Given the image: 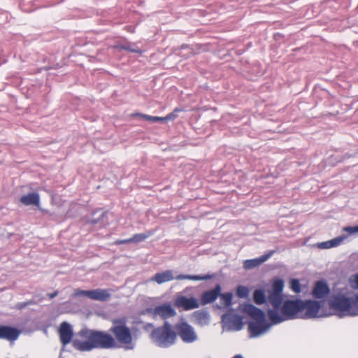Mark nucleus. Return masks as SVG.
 <instances>
[{
    "label": "nucleus",
    "instance_id": "obj_1",
    "mask_svg": "<svg viewBox=\"0 0 358 358\" xmlns=\"http://www.w3.org/2000/svg\"><path fill=\"white\" fill-rule=\"evenodd\" d=\"M329 306L341 317L358 315V294H353L346 287L334 289Z\"/></svg>",
    "mask_w": 358,
    "mask_h": 358
},
{
    "label": "nucleus",
    "instance_id": "obj_2",
    "mask_svg": "<svg viewBox=\"0 0 358 358\" xmlns=\"http://www.w3.org/2000/svg\"><path fill=\"white\" fill-rule=\"evenodd\" d=\"M85 335L87 341H80L73 339L72 345L79 351H91L93 349H111L117 348V343L115 338L109 334L98 331L89 330Z\"/></svg>",
    "mask_w": 358,
    "mask_h": 358
},
{
    "label": "nucleus",
    "instance_id": "obj_3",
    "mask_svg": "<svg viewBox=\"0 0 358 358\" xmlns=\"http://www.w3.org/2000/svg\"><path fill=\"white\" fill-rule=\"evenodd\" d=\"M304 307L301 299L287 300L281 307L282 315L276 310H268V316L272 324H277L285 320L302 318Z\"/></svg>",
    "mask_w": 358,
    "mask_h": 358
},
{
    "label": "nucleus",
    "instance_id": "obj_4",
    "mask_svg": "<svg viewBox=\"0 0 358 358\" xmlns=\"http://www.w3.org/2000/svg\"><path fill=\"white\" fill-rule=\"evenodd\" d=\"M248 316L252 319V321L248 322L251 337H257L263 334L271 327V324H269L266 319L264 312L260 308L248 303Z\"/></svg>",
    "mask_w": 358,
    "mask_h": 358
},
{
    "label": "nucleus",
    "instance_id": "obj_5",
    "mask_svg": "<svg viewBox=\"0 0 358 358\" xmlns=\"http://www.w3.org/2000/svg\"><path fill=\"white\" fill-rule=\"evenodd\" d=\"M150 337L155 345L167 348L176 343V333L175 329H173L172 325L168 321H165L162 326L155 328L152 331Z\"/></svg>",
    "mask_w": 358,
    "mask_h": 358
},
{
    "label": "nucleus",
    "instance_id": "obj_6",
    "mask_svg": "<svg viewBox=\"0 0 358 358\" xmlns=\"http://www.w3.org/2000/svg\"><path fill=\"white\" fill-rule=\"evenodd\" d=\"M173 329L181 340L186 343H192L197 340V335L194 328L186 321H181L176 323Z\"/></svg>",
    "mask_w": 358,
    "mask_h": 358
},
{
    "label": "nucleus",
    "instance_id": "obj_7",
    "mask_svg": "<svg viewBox=\"0 0 358 358\" xmlns=\"http://www.w3.org/2000/svg\"><path fill=\"white\" fill-rule=\"evenodd\" d=\"M222 322L224 327L229 330L238 331L243 328V316L236 313L234 308H230L222 316Z\"/></svg>",
    "mask_w": 358,
    "mask_h": 358
},
{
    "label": "nucleus",
    "instance_id": "obj_8",
    "mask_svg": "<svg viewBox=\"0 0 358 358\" xmlns=\"http://www.w3.org/2000/svg\"><path fill=\"white\" fill-rule=\"evenodd\" d=\"M146 313L153 318L159 316L163 320H166L176 315L175 309L169 303H165L155 308H149L146 309Z\"/></svg>",
    "mask_w": 358,
    "mask_h": 358
},
{
    "label": "nucleus",
    "instance_id": "obj_9",
    "mask_svg": "<svg viewBox=\"0 0 358 358\" xmlns=\"http://www.w3.org/2000/svg\"><path fill=\"white\" fill-rule=\"evenodd\" d=\"M119 343L123 345H129L132 342V336L131 331L124 323L115 325L110 328Z\"/></svg>",
    "mask_w": 358,
    "mask_h": 358
},
{
    "label": "nucleus",
    "instance_id": "obj_10",
    "mask_svg": "<svg viewBox=\"0 0 358 358\" xmlns=\"http://www.w3.org/2000/svg\"><path fill=\"white\" fill-rule=\"evenodd\" d=\"M304 310L302 313V319L315 318L318 317L319 311L322 307L320 301L314 300L303 301Z\"/></svg>",
    "mask_w": 358,
    "mask_h": 358
},
{
    "label": "nucleus",
    "instance_id": "obj_11",
    "mask_svg": "<svg viewBox=\"0 0 358 358\" xmlns=\"http://www.w3.org/2000/svg\"><path fill=\"white\" fill-rule=\"evenodd\" d=\"M175 306L178 308H182L185 310H189L199 308V303L194 297L187 298L185 296H180L176 299Z\"/></svg>",
    "mask_w": 358,
    "mask_h": 358
},
{
    "label": "nucleus",
    "instance_id": "obj_12",
    "mask_svg": "<svg viewBox=\"0 0 358 358\" xmlns=\"http://www.w3.org/2000/svg\"><path fill=\"white\" fill-rule=\"evenodd\" d=\"M92 216L93 217L87 221V223L91 225H97L98 228H102L109 224L106 211L96 210Z\"/></svg>",
    "mask_w": 358,
    "mask_h": 358
},
{
    "label": "nucleus",
    "instance_id": "obj_13",
    "mask_svg": "<svg viewBox=\"0 0 358 358\" xmlns=\"http://www.w3.org/2000/svg\"><path fill=\"white\" fill-rule=\"evenodd\" d=\"M59 338L63 345H66L72 341L73 335L71 326L66 322H63L59 329Z\"/></svg>",
    "mask_w": 358,
    "mask_h": 358
},
{
    "label": "nucleus",
    "instance_id": "obj_14",
    "mask_svg": "<svg viewBox=\"0 0 358 358\" xmlns=\"http://www.w3.org/2000/svg\"><path fill=\"white\" fill-rule=\"evenodd\" d=\"M221 289L220 285L217 284L213 289L203 292L201 296V304L206 305L215 301L220 294Z\"/></svg>",
    "mask_w": 358,
    "mask_h": 358
},
{
    "label": "nucleus",
    "instance_id": "obj_15",
    "mask_svg": "<svg viewBox=\"0 0 358 358\" xmlns=\"http://www.w3.org/2000/svg\"><path fill=\"white\" fill-rule=\"evenodd\" d=\"M329 287L324 280H319L315 282L312 291V295L315 299H323L329 293Z\"/></svg>",
    "mask_w": 358,
    "mask_h": 358
},
{
    "label": "nucleus",
    "instance_id": "obj_16",
    "mask_svg": "<svg viewBox=\"0 0 358 358\" xmlns=\"http://www.w3.org/2000/svg\"><path fill=\"white\" fill-rule=\"evenodd\" d=\"M20 331L15 327L10 326H0V338L8 341H15L19 337Z\"/></svg>",
    "mask_w": 358,
    "mask_h": 358
},
{
    "label": "nucleus",
    "instance_id": "obj_17",
    "mask_svg": "<svg viewBox=\"0 0 358 358\" xmlns=\"http://www.w3.org/2000/svg\"><path fill=\"white\" fill-rule=\"evenodd\" d=\"M110 298V293L108 289H95L91 290L90 299L106 301Z\"/></svg>",
    "mask_w": 358,
    "mask_h": 358
},
{
    "label": "nucleus",
    "instance_id": "obj_18",
    "mask_svg": "<svg viewBox=\"0 0 358 358\" xmlns=\"http://www.w3.org/2000/svg\"><path fill=\"white\" fill-rule=\"evenodd\" d=\"M275 252V250H270L267 253L262 255L259 257L252 259H248V269L252 268L261 265L262 264L267 261Z\"/></svg>",
    "mask_w": 358,
    "mask_h": 358
},
{
    "label": "nucleus",
    "instance_id": "obj_19",
    "mask_svg": "<svg viewBox=\"0 0 358 358\" xmlns=\"http://www.w3.org/2000/svg\"><path fill=\"white\" fill-rule=\"evenodd\" d=\"M176 278L173 275V271L171 270H166L163 272L157 273L151 280L155 281L158 284H162L166 282L171 281Z\"/></svg>",
    "mask_w": 358,
    "mask_h": 358
},
{
    "label": "nucleus",
    "instance_id": "obj_20",
    "mask_svg": "<svg viewBox=\"0 0 358 358\" xmlns=\"http://www.w3.org/2000/svg\"><path fill=\"white\" fill-rule=\"evenodd\" d=\"M282 294L269 292L268 301L273 307V309H269L268 310H276L278 312L279 308L282 307Z\"/></svg>",
    "mask_w": 358,
    "mask_h": 358
},
{
    "label": "nucleus",
    "instance_id": "obj_21",
    "mask_svg": "<svg viewBox=\"0 0 358 358\" xmlns=\"http://www.w3.org/2000/svg\"><path fill=\"white\" fill-rule=\"evenodd\" d=\"M20 202L25 206L35 205L39 206L40 196L38 193H29L20 197Z\"/></svg>",
    "mask_w": 358,
    "mask_h": 358
},
{
    "label": "nucleus",
    "instance_id": "obj_22",
    "mask_svg": "<svg viewBox=\"0 0 358 358\" xmlns=\"http://www.w3.org/2000/svg\"><path fill=\"white\" fill-rule=\"evenodd\" d=\"M193 318L199 324H207L210 320V315L207 310H199L194 312Z\"/></svg>",
    "mask_w": 358,
    "mask_h": 358
},
{
    "label": "nucleus",
    "instance_id": "obj_23",
    "mask_svg": "<svg viewBox=\"0 0 358 358\" xmlns=\"http://www.w3.org/2000/svg\"><path fill=\"white\" fill-rule=\"evenodd\" d=\"M213 278V275H184L180 274L176 277V280H206Z\"/></svg>",
    "mask_w": 358,
    "mask_h": 358
},
{
    "label": "nucleus",
    "instance_id": "obj_24",
    "mask_svg": "<svg viewBox=\"0 0 358 358\" xmlns=\"http://www.w3.org/2000/svg\"><path fill=\"white\" fill-rule=\"evenodd\" d=\"M220 297V302L223 305V308H229L236 301H233V294L231 292L221 293L219 295Z\"/></svg>",
    "mask_w": 358,
    "mask_h": 358
},
{
    "label": "nucleus",
    "instance_id": "obj_25",
    "mask_svg": "<svg viewBox=\"0 0 358 358\" xmlns=\"http://www.w3.org/2000/svg\"><path fill=\"white\" fill-rule=\"evenodd\" d=\"M253 299L256 304L262 305L266 302V297L264 290L255 289L253 293Z\"/></svg>",
    "mask_w": 358,
    "mask_h": 358
},
{
    "label": "nucleus",
    "instance_id": "obj_26",
    "mask_svg": "<svg viewBox=\"0 0 358 358\" xmlns=\"http://www.w3.org/2000/svg\"><path fill=\"white\" fill-rule=\"evenodd\" d=\"M151 233H141V234H135L130 238L131 243H138L142 241H144L148 237L151 236Z\"/></svg>",
    "mask_w": 358,
    "mask_h": 358
},
{
    "label": "nucleus",
    "instance_id": "obj_27",
    "mask_svg": "<svg viewBox=\"0 0 358 358\" xmlns=\"http://www.w3.org/2000/svg\"><path fill=\"white\" fill-rule=\"evenodd\" d=\"M136 117H140L145 120H148L151 122H163L162 117H157V116H152L146 114L139 113H136L133 115Z\"/></svg>",
    "mask_w": 358,
    "mask_h": 358
},
{
    "label": "nucleus",
    "instance_id": "obj_28",
    "mask_svg": "<svg viewBox=\"0 0 358 358\" xmlns=\"http://www.w3.org/2000/svg\"><path fill=\"white\" fill-rule=\"evenodd\" d=\"M119 50H127L131 52L142 53V50L134 44L119 45L117 46Z\"/></svg>",
    "mask_w": 358,
    "mask_h": 358
},
{
    "label": "nucleus",
    "instance_id": "obj_29",
    "mask_svg": "<svg viewBox=\"0 0 358 358\" xmlns=\"http://www.w3.org/2000/svg\"><path fill=\"white\" fill-rule=\"evenodd\" d=\"M284 288V281L282 279H276L273 283V290L271 292L282 294Z\"/></svg>",
    "mask_w": 358,
    "mask_h": 358
},
{
    "label": "nucleus",
    "instance_id": "obj_30",
    "mask_svg": "<svg viewBox=\"0 0 358 358\" xmlns=\"http://www.w3.org/2000/svg\"><path fill=\"white\" fill-rule=\"evenodd\" d=\"M289 287L296 294H299L301 292V284L299 280L296 278H292L289 281Z\"/></svg>",
    "mask_w": 358,
    "mask_h": 358
},
{
    "label": "nucleus",
    "instance_id": "obj_31",
    "mask_svg": "<svg viewBox=\"0 0 358 358\" xmlns=\"http://www.w3.org/2000/svg\"><path fill=\"white\" fill-rule=\"evenodd\" d=\"M346 238L347 236L345 235L337 236L335 238L329 241V243H330L331 248L337 247L340 245Z\"/></svg>",
    "mask_w": 358,
    "mask_h": 358
},
{
    "label": "nucleus",
    "instance_id": "obj_32",
    "mask_svg": "<svg viewBox=\"0 0 358 358\" xmlns=\"http://www.w3.org/2000/svg\"><path fill=\"white\" fill-rule=\"evenodd\" d=\"M91 290H82L78 289L75 291L74 297H87L90 299Z\"/></svg>",
    "mask_w": 358,
    "mask_h": 358
},
{
    "label": "nucleus",
    "instance_id": "obj_33",
    "mask_svg": "<svg viewBox=\"0 0 358 358\" xmlns=\"http://www.w3.org/2000/svg\"><path fill=\"white\" fill-rule=\"evenodd\" d=\"M180 110V109L176 108H175V110L173 112L169 113L165 117H162L163 122L175 120L178 117V113Z\"/></svg>",
    "mask_w": 358,
    "mask_h": 358
},
{
    "label": "nucleus",
    "instance_id": "obj_34",
    "mask_svg": "<svg viewBox=\"0 0 358 358\" xmlns=\"http://www.w3.org/2000/svg\"><path fill=\"white\" fill-rule=\"evenodd\" d=\"M236 296L239 298H246V286H238L236 290Z\"/></svg>",
    "mask_w": 358,
    "mask_h": 358
},
{
    "label": "nucleus",
    "instance_id": "obj_35",
    "mask_svg": "<svg viewBox=\"0 0 358 358\" xmlns=\"http://www.w3.org/2000/svg\"><path fill=\"white\" fill-rule=\"evenodd\" d=\"M343 231L348 232L349 234H354L358 233V225L354 227H345Z\"/></svg>",
    "mask_w": 358,
    "mask_h": 358
},
{
    "label": "nucleus",
    "instance_id": "obj_36",
    "mask_svg": "<svg viewBox=\"0 0 358 358\" xmlns=\"http://www.w3.org/2000/svg\"><path fill=\"white\" fill-rule=\"evenodd\" d=\"M317 247L320 249H329L331 248L330 243H329V241H324L322 243H319L317 244Z\"/></svg>",
    "mask_w": 358,
    "mask_h": 358
},
{
    "label": "nucleus",
    "instance_id": "obj_37",
    "mask_svg": "<svg viewBox=\"0 0 358 358\" xmlns=\"http://www.w3.org/2000/svg\"><path fill=\"white\" fill-rule=\"evenodd\" d=\"M131 243V241H130V238H127V239H123V240H117L115 241V245H120L121 244H127V243Z\"/></svg>",
    "mask_w": 358,
    "mask_h": 358
},
{
    "label": "nucleus",
    "instance_id": "obj_38",
    "mask_svg": "<svg viewBox=\"0 0 358 358\" xmlns=\"http://www.w3.org/2000/svg\"><path fill=\"white\" fill-rule=\"evenodd\" d=\"M238 310L243 314L246 313V302H243L238 305Z\"/></svg>",
    "mask_w": 358,
    "mask_h": 358
},
{
    "label": "nucleus",
    "instance_id": "obj_39",
    "mask_svg": "<svg viewBox=\"0 0 358 358\" xmlns=\"http://www.w3.org/2000/svg\"><path fill=\"white\" fill-rule=\"evenodd\" d=\"M27 307V304H26V302H21V303H18L16 304V308L18 309V310H22L24 308H25Z\"/></svg>",
    "mask_w": 358,
    "mask_h": 358
},
{
    "label": "nucleus",
    "instance_id": "obj_40",
    "mask_svg": "<svg viewBox=\"0 0 358 358\" xmlns=\"http://www.w3.org/2000/svg\"><path fill=\"white\" fill-rule=\"evenodd\" d=\"M58 294V291H55L52 293L48 294V296L50 299H53L54 297L57 296Z\"/></svg>",
    "mask_w": 358,
    "mask_h": 358
},
{
    "label": "nucleus",
    "instance_id": "obj_41",
    "mask_svg": "<svg viewBox=\"0 0 358 358\" xmlns=\"http://www.w3.org/2000/svg\"><path fill=\"white\" fill-rule=\"evenodd\" d=\"M26 302V304H27V306H29V305H33V304H36V302L33 300H29V301H25Z\"/></svg>",
    "mask_w": 358,
    "mask_h": 358
},
{
    "label": "nucleus",
    "instance_id": "obj_42",
    "mask_svg": "<svg viewBox=\"0 0 358 358\" xmlns=\"http://www.w3.org/2000/svg\"><path fill=\"white\" fill-rule=\"evenodd\" d=\"M242 264L243 268L246 269V260H243Z\"/></svg>",
    "mask_w": 358,
    "mask_h": 358
},
{
    "label": "nucleus",
    "instance_id": "obj_43",
    "mask_svg": "<svg viewBox=\"0 0 358 358\" xmlns=\"http://www.w3.org/2000/svg\"><path fill=\"white\" fill-rule=\"evenodd\" d=\"M355 282H356V286L358 287V275H357L355 276Z\"/></svg>",
    "mask_w": 358,
    "mask_h": 358
},
{
    "label": "nucleus",
    "instance_id": "obj_44",
    "mask_svg": "<svg viewBox=\"0 0 358 358\" xmlns=\"http://www.w3.org/2000/svg\"><path fill=\"white\" fill-rule=\"evenodd\" d=\"M233 358H243L242 355H236Z\"/></svg>",
    "mask_w": 358,
    "mask_h": 358
},
{
    "label": "nucleus",
    "instance_id": "obj_45",
    "mask_svg": "<svg viewBox=\"0 0 358 358\" xmlns=\"http://www.w3.org/2000/svg\"><path fill=\"white\" fill-rule=\"evenodd\" d=\"M114 323H115V324L120 323V321H118V320H117V321H114Z\"/></svg>",
    "mask_w": 358,
    "mask_h": 358
},
{
    "label": "nucleus",
    "instance_id": "obj_46",
    "mask_svg": "<svg viewBox=\"0 0 358 358\" xmlns=\"http://www.w3.org/2000/svg\"><path fill=\"white\" fill-rule=\"evenodd\" d=\"M133 348V346L127 347L128 349H132Z\"/></svg>",
    "mask_w": 358,
    "mask_h": 358
},
{
    "label": "nucleus",
    "instance_id": "obj_47",
    "mask_svg": "<svg viewBox=\"0 0 358 358\" xmlns=\"http://www.w3.org/2000/svg\"><path fill=\"white\" fill-rule=\"evenodd\" d=\"M247 292H248V294L249 293V289L248 288Z\"/></svg>",
    "mask_w": 358,
    "mask_h": 358
}]
</instances>
